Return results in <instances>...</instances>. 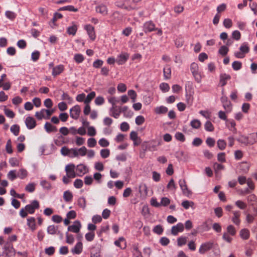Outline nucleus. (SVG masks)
Wrapping results in <instances>:
<instances>
[{
	"mask_svg": "<svg viewBox=\"0 0 257 257\" xmlns=\"http://www.w3.org/2000/svg\"><path fill=\"white\" fill-rule=\"evenodd\" d=\"M40 207L39 202L37 200H34L30 204L27 205L25 208L20 210V215L23 218L26 217L28 214L34 213L35 210Z\"/></svg>",
	"mask_w": 257,
	"mask_h": 257,
	"instance_id": "1",
	"label": "nucleus"
},
{
	"mask_svg": "<svg viewBox=\"0 0 257 257\" xmlns=\"http://www.w3.org/2000/svg\"><path fill=\"white\" fill-rule=\"evenodd\" d=\"M76 167L73 164H69L65 166V171L66 175L63 176L62 178L63 182L65 184H69L71 180L70 179L75 178L77 175L76 172H75Z\"/></svg>",
	"mask_w": 257,
	"mask_h": 257,
	"instance_id": "2",
	"label": "nucleus"
},
{
	"mask_svg": "<svg viewBox=\"0 0 257 257\" xmlns=\"http://www.w3.org/2000/svg\"><path fill=\"white\" fill-rule=\"evenodd\" d=\"M239 141L246 146L253 145L257 142V133H251L247 136H241Z\"/></svg>",
	"mask_w": 257,
	"mask_h": 257,
	"instance_id": "3",
	"label": "nucleus"
},
{
	"mask_svg": "<svg viewBox=\"0 0 257 257\" xmlns=\"http://www.w3.org/2000/svg\"><path fill=\"white\" fill-rule=\"evenodd\" d=\"M236 231L235 227L232 225H229L226 228V232L223 233L222 238L224 240L228 243H230L232 240V238L230 235L234 236L236 234Z\"/></svg>",
	"mask_w": 257,
	"mask_h": 257,
	"instance_id": "4",
	"label": "nucleus"
},
{
	"mask_svg": "<svg viewBox=\"0 0 257 257\" xmlns=\"http://www.w3.org/2000/svg\"><path fill=\"white\" fill-rule=\"evenodd\" d=\"M179 184L182 190L183 195L189 197L192 194L191 191L188 188L186 182L184 179H180L179 181Z\"/></svg>",
	"mask_w": 257,
	"mask_h": 257,
	"instance_id": "5",
	"label": "nucleus"
},
{
	"mask_svg": "<svg viewBox=\"0 0 257 257\" xmlns=\"http://www.w3.org/2000/svg\"><path fill=\"white\" fill-rule=\"evenodd\" d=\"M81 112L80 106L76 105L70 109V115L74 119H77Z\"/></svg>",
	"mask_w": 257,
	"mask_h": 257,
	"instance_id": "6",
	"label": "nucleus"
},
{
	"mask_svg": "<svg viewBox=\"0 0 257 257\" xmlns=\"http://www.w3.org/2000/svg\"><path fill=\"white\" fill-rule=\"evenodd\" d=\"M6 255L8 257H14L15 255V250L13 245L7 242L4 247Z\"/></svg>",
	"mask_w": 257,
	"mask_h": 257,
	"instance_id": "7",
	"label": "nucleus"
},
{
	"mask_svg": "<svg viewBox=\"0 0 257 257\" xmlns=\"http://www.w3.org/2000/svg\"><path fill=\"white\" fill-rule=\"evenodd\" d=\"M75 168L78 176H82L89 171L87 166L82 164L78 165Z\"/></svg>",
	"mask_w": 257,
	"mask_h": 257,
	"instance_id": "8",
	"label": "nucleus"
},
{
	"mask_svg": "<svg viewBox=\"0 0 257 257\" xmlns=\"http://www.w3.org/2000/svg\"><path fill=\"white\" fill-rule=\"evenodd\" d=\"M95 11L97 13L100 14L103 16H105L108 14V10L106 5L101 4L96 6Z\"/></svg>",
	"mask_w": 257,
	"mask_h": 257,
	"instance_id": "9",
	"label": "nucleus"
},
{
	"mask_svg": "<svg viewBox=\"0 0 257 257\" xmlns=\"http://www.w3.org/2000/svg\"><path fill=\"white\" fill-rule=\"evenodd\" d=\"M213 246V243L211 242H206L202 243L199 249V252L201 254H204L210 250Z\"/></svg>",
	"mask_w": 257,
	"mask_h": 257,
	"instance_id": "10",
	"label": "nucleus"
},
{
	"mask_svg": "<svg viewBox=\"0 0 257 257\" xmlns=\"http://www.w3.org/2000/svg\"><path fill=\"white\" fill-rule=\"evenodd\" d=\"M84 29L87 31L90 39L94 41L96 38V35L94 31V28L91 25L88 24L84 26Z\"/></svg>",
	"mask_w": 257,
	"mask_h": 257,
	"instance_id": "11",
	"label": "nucleus"
},
{
	"mask_svg": "<svg viewBox=\"0 0 257 257\" xmlns=\"http://www.w3.org/2000/svg\"><path fill=\"white\" fill-rule=\"evenodd\" d=\"M128 58V54L127 53H121L117 56L116 59V62L118 65H123L127 61Z\"/></svg>",
	"mask_w": 257,
	"mask_h": 257,
	"instance_id": "12",
	"label": "nucleus"
},
{
	"mask_svg": "<svg viewBox=\"0 0 257 257\" xmlns=\"http://www.w3.org/2000/svg\"><path fill=\"white\" fill-rule=\"evenodd\" d=\"M184 229V225L182 223H178L176 225L172 226L171 233L173 235H177L179 232H182Z\"/></svg>",
	"mask_w": 257,
	"mask_h": 257,
	"instance_id": "13",
	"label": "nucleus"
},
{
	"mask_svg": "<svg viewBox=\"0 0 257 257\" xmlns=\"http://www.w3.org/2000/svg\"><path fill=\"white\" fill-rule=\"evenodd\" d=\"M144 31L145 33L151 32L155 30V25L152 21H148L144 24Z\"/></svg>",
	"mask_w": 257,
	"mask_h": 257,
	"instance_id": "14",
	"label": "nucleus"
},
{
	"mask_svg": "<svg viewBox=\"0 0 257 257\" xmlns=\"http://www.w3.org/2000/svg\"><path fill=\"white\" fill-rule=\"evenodd\" d=\"M81 227V225L80 221L76 220L74 222L73 225L68 227V230L74 233H78L79 232Z\"/></svg>",
	"mask_w": 257,
	"mask_h": 257,
	"instance_id": "15",
	"label": "nucleus"
},
{
	"mask_svg": "<svg viewBox=\"0 0 257 257\" xmlns=\"http://www.w3.org/2000/svg\"><path fill=\"white\" fill-rule=\"evenodd\" d=\"M233 216L231 218L232 222L235 225H239L241 220L240 219V212L239 211H233L232 212Z\"/></svg>",
	"mask_w": 257,
	"mask_h": 257,
	"instance_id": "16",
	"label": "nucleus"
},
{
	"mask_svg": "<svg viewBox=\"0 0 257 257\" xmlns=\"http://www.w3.org/2000/svg\"><path fill=\"white\" fill-rule=\"evenodd\" d=\"M121 107H118L117 106H112L110 109L111 115L115 118H118L120 113Z\"/></svg>",
	"mask_w": 257,
	"mask_h": 257,
	"instance_id": "17",
	"label": "nucleus"
},
{
	"mask_svg": "<svg viewBox=\"0 0 257 257\" xmlns=\"http://www.w3.org/2000/svg\"><path fill=\"white\" fill-rule=\"evenodd\" d=\"M25 123L29 129H33L36 125V121L34 118L31 116H28L26 118Z\"/></svg>",
	"mask_w": 257,
	"mask_h": 257,
	"instance_id": "18",
	"label": "nucleus"
},
{
	"mask_svg": "<svg viewBox=\"0 0 257 257\" xmlns=\"http://www.w3.org/2000/svg\"><path fill=\"white\" fill-rule=\"evenodd\" d=\"M47 110L46 109H42L40 111H37L35 113V116L38 120H41L43 118L47 119Z\"/></svg>",
	"mask_w": 257,
	"mask_h": 257,
	"instance_id": "19",
	"label": "nucleus"
},
{
	"mask_svg": "<svg viewBox=\"0 0 257 257\" xmlns=\"http://www.w3.org/2000/svg\"><path fill=\"white\" fill-rule=\"evenodd\" d=\"M130 138L134 142L135 146H138L141 143V140L138 137V134L136 132H132L130 134Z\"/></svg>",
	"mask_w": 257,
	"mask_h": 257,
	"instance_id": "20",
	"label": "nucleus"
},
{
	"mask_svg": "<svg viewBox=\"0 0 257 257\" xmlns=\"http://www.w3.org/2000/svg\"><path fill=\"white\" fill-rule=\"evenodd\" d=\"M27 225L32 231L36 229V219L34 217H29L27 220Z\"/></svg>",
	"mask_w": 257,
	"mask_h": 257,
	"instance_id": "21",
	"label": "nucleus"
},
{
	"mask_svg": "<svg viewBox=\"0 0 257 257\" xmlns=\"http://www.w3.org/2000/svg\"><path fill=\"white\" fill-rule=\"evenodd\" d=\"M195 81L200 83L202 81V79L204 77V75L199 70L194 71L191 72Z\"/></svg>",
	"mask_w": 257,
	"mask_h": 257,
	"instance_id": "22",
	"label": "nucleus"
},
{
	"mask_svg": "<svg viewBox=\"0 0 257 257\" xmlns=\"http://www.w3.org/2000/svg\"><path fill=\"white\" fill-rule=\"evenodd\" d=\"M195 81L200 83L202 81V79L204 77V75L199 70L194 71L191 72Z\"/></svg>",
	"mask_w": 257,
	"mask_h": 257,
	"instance_id": "23",
	"label": "nucleus"
},
{
	"mask_svg": "<svg viewBox=\"0 0 257 257\" xmlns=\"http://www.w3.org/2000/svg\"><path fill=\"white\" fill-rule=\"evenodd\" d=\"M64 70V67L63 65H59L53 67L52 74L53 76H56L60 74Z\"/></svg>",
	"mask_w": 257,
	"mask_h": 257,
	"instance_id": "24",
	"label": "nucleus"
},
{
	"mask_svg": "<svg viewBox=\"0 0 257 257\" xmlns=\"http://www.w3.org/2000/svg\"><path fill=\"white\" fill-rule=\"evenodd\" d=\"M231 78L229 75L226 73L221 74L220 75V84L223 86L227 83V81Z\"/></svg>",
	"mask_w": 257,
	"mask_h": 257,
	"instance_id": "25",
	"label": "nucleus"
},
{
	"mask_svg": "<svg viewBox=\"0 0 257 257\" xmlns=\"http://www.w3.org/2000/svg\"><path fill=\"white\" fill-rule=\"evenodd\" d=\"M121 112L123 113V115L125 117H131L133 115V112L128 109V107L126 106L121 107Z\"/></svg>",
	"mask_w": 257,
	"mask_h": 257,
	"instance_id": "26",
	"label": "nucleus"
},
{
	"mask_svg": "<svg viewBox=\"0 0 257 257\" xmlns=\"http://www.w3.org/2000/svg\"><path fill=\"white\" fill-rule=\"evenodd\" d=\"M250 166V165L249 163L246 162H243L239 164V169L241 172L246 173L248 171Z\"/></svg>",
	"mask_w": 257,
	"mask_h": 257,
	"instance_id": "27",
	"label": "nucleus"
},
{
	"mask_svg": "<svg viewBox=\"0 0 257 257\" xmlns=\"http://www.w3.org/2000/svg\"><path fill=\"white\" fill-rule=\"evenodd\" d=\"M239 235L242 239L247 240L249 238L250 232L247 229H242L239 231Z\"/></svg>",
	"mask_w": 257,
	"mask_h": 257,
	"instance_id": "28",
	"label": "nucleus"
},
{
	"mask_svg": "<svg viewBox=\"0 0 257 257\" xmlns=\"http://www.w3.org/2000/svg\"><path fill=\"white\" fill-rule=\"evenodd\" d=\"M114 244L121 249H124L126 247L125 239L123 237H119L118 240H115Z\"/></svg>",
	"mask_w": 257,
	"mask_h": 257,
	"instance_id": "29",
	"label": "nucleus"
},
{
	"mask_svg": "<svg viewBox=\"0 0 257 257\" xmlns=\"http://www.w3.org/2000/svg\"><path fill=\"white\" fill-rule=\"evenodd\" d=\"M82 243L81 242H78L75 245L74 247L72 249V251L74 253L77 254H80L82 251Z\"/></svg>",
	"mask_w": 257,
	"mask_h": 257,
	"instance_id": "30",
	"label": "nucleus"
},
{
	"mask_svg": "<svg viewBox=\"0 0 257 257\" xmlns=\"http://www.w3.org/2000/svg\"><path fill=\"white\" fill-rule=\"evenodd\" d=\"M63 198L66 202H71L73 199L72 193L69 190L65 191L63 193Z\"/></svg>",
	"mask_w": 257,
	"mask_h": 257,
	"instance_id": "31",
	"label": "nucleus"
},
{
	"mask_svg": "<svg viewBox=\"0 0 257 257\" xmlns=\"http://www.w3.org/2000/svg\"><path fill=\"white\" fill-rule=\"evenodd\" d=\"M154 111L156 114H165L168 111V108L164 106H160L155 108Z\"/></svg>",
	"mask_w": 257,
	"mask_h": 257,
	"instance_id": "32",
	"label": "nucleus"
},
{
	"mask_svg": "<svg viewBox=\"0 0 257 257\" xmlns=\"http://www.w3.org/2000/svg\"><path fill=\"white\" fill-rule=\"evenodd\" d=\"M45 128L47 133L56 132L57 131V129L56 126L48 122L45 124Z\"/></svg>",
	"mask_w": 257,
	"mask_h": 257,
	"instance_id": "33",
	"label": "nucleus"
},
{
	"mask_svg": "<svg viewBox=\"0 0 257 257\" xmlns=\"http://www.w3.org/2000/svg\"><path fill=\"white\" fill-rule=\"evenodd\" d=\"M115 5L118 7L125 9L128 11H131V10H135V9H137V8L135 6H133V5H130L129 6H126L124 5V4H120L118 2H116Z\"/></svg>",
	"mask_w": 257,
	"mask_h": 257,
	"instance_id": "34",
	"label": "nucleus"
},
{
	"mask_svg": "<svg viewBox=\"0 0 257 257\" xmlns=\"http://www.w3.org/2000/svg\"><path fill=\"white\" fill-rule=\"evenodd\" d=\"M164 76L165 79H168L171 77V70L170 67L166 66L163 70Z\"/></svg>",
	"mask_w": 257,
	"mask_h": 257,
	"instance_id": "35",
	"label": "nucleus"
},
{
	"mask_svg": "<svg viewBox=\"0 0 257 257\" xmlns=\"http://www.w3.org/2000/svg\"><path fill=\"white\" fill-rule=\"evenodd\" d=\"M139 192L142 195L146 196L148 194V188L145 184H141L139 186Z\"/></svg>",
	"mask_w": 257,
	"mask_h": 257,
	"instance_id": "36",
	"label": "nucleus"
},
{
	"mask_svg": "<svg viewBox=\"0 0 257 257\" xmlns=\"http://www.w3.org/2000/svg\"><path fill=\"white\" fill-rule=\"evenodd\" d=\"M77 30V26L74 24L67 28V33L69 35H75Z\"/></svg>",
	"mask_w": 257,
	"mask_h": 257,
	"instance_id": "37",
	"label": "nucleus"
},
{
	"mask_svg": "<svg viewBox=\"0 0 257 257\" xmlns=\"http://www.w3.org/2000/svg\"><path fill=\"white\" fill-rule=\"evenodd\" d=\"M59 11H68L70 12H77L78 10L77 8H75L74 6L70 5L61 7L59 9Z\"/></svg>",
	"mask_w": 257,
	"mask_h": 257,
	"instance_id": "38",
	"label": "nucleus"
},
{
	"mask_svg": "<svg viewBox=\"0 0 257 257\" xmlns=\"http://www.w3.org/2000/svg\"><path fill=\"white\" fill-rule=\"evenodd\" d=\"M96 93L94 91H92L89 93L85 97L84 103H88L95 97Z\"/></svg>",
	"mask_w": 257,
	"mask_h": 257,
	"instance_id": "39",
	"label": "nucleus"
},
{
	"mask_svg": "<svg viewBox=\"0 0 257 257\" xmlns=\"http://www.w3.org/2000/svg\"><path fill=\"white\" fill-rule=\"evenodd\" d=\"M18 177L21 178V179H24L28 175V172L25 169H20L18 174Z\"/></svg>",
	"mask_w": 257,
	"mask_h": 257,
	"instance_id": "40",
	"label": "nucleus"
},
{
	"mask_svg": "<svg viewBox=\"0 0 257 257\" xmlns=\"http://www.w3.org/2000/svg\"><path fill=\"white\" fill-rule=\"evenodd\" d=\"M194 203L191 201L185 200L182 202V206L186 209H188L190 207H193Z\"/></svg>",
	"mask_w": 257,
	"mask_h": 257,
	"instance_id": "41",
	"label": "nucleus"
},
{
	"mask_svg": "<svg viewBox=\"0 0 257 257\" xmlns=\"http://www.w3.org/2000/svg\"><path fill=\"white\" fill-rule=\"evenodd\" d=\"M247 200L251 205H253L257 202V197L253 194H250L247 197Z\"/></svg>",
	"mask_w": 257,
	"mask_h": 257,
	"instance_id": "42",
	"label": "nucleus"
},
{
	"mask_svg": "<svg viewBox=\"0 0 257 257\" xmlns=\"http://www.w3.org/2000/svg\"><path fill=\"white\" fill-rule=\"evenodd\" d=\"M187 241V237L186 236H181L177 239V244L179 246L185 245Z\"/></svg>",
	"mask_w": 257,
	"mask_h": 257,
	"instance_id": "43",
	"label": "nucleus"
},
{
	"mask_svg": "<svg viewBox=\"0 0 257 257\" xmlns=\"http://www.w3.org/2000/svg\"><path fill=\"white\" fill-rule=\"evenodd\" d=\"M5 15L8 19L12 21L14 20L17 16L15 13L10 11H7L5 13Z\"/></svg>",
	"mask_w": 257,
	"mask_h": 257,
	"instance_id": "44",
	"label": "nucleus"
},
{
	"mask_svg": "<svg viewBox=\"0 0 257 257\" xmlns=\"http://www.w3.org/2000/svg\"><path fill=\"white\" fill-rule=\"evenodd\" d=\"M204 127L205 130L208 132H213L214 129L213 125L209 120H208L205 122Z\"/></svg>",
	"mask_w": 257,
	"mask_h": 257,
	"instance_id": "45",
	"label": "nucleus"
},
{
	"mask_svg": "<svg viewBox=\"0 0 257 257\" xmlns=\"http://www.w3.org/2000/svg\"><path fill=\"white\" fill-rule=\"evenodd\" d=\"M36 188V184L34 183H31L26 185L25 190L28 192H33Z\"/></svg>",
	"mask_w": 257,
	"mask_h": 257,
	"instance_id": "46",
	"label": "nucleus"
},
{
	"mask_svg": "<svg viewBox=\"0 0 257 257\" xmlns=\"http://www.w3.org/2000/svg\"><path fill=\"white\" fill-rule=\"evenodd\" d=\"M217 147L220 150H223L225 149L226 143L223 140L219 139L217 142Z\"/></svg>",
	"mask_w": 257,
	"mask_h": 257,
	"instance_id": "47",
	"label": "nucleus"
},
{
	"mask_svg": "<svg viewBox=\"0 0 257 257\" xmlns=\"http://www.w3.org/2000/svg\"><path fill=\"white\" fill-rule=\"evenodd\" d=\"M11 131L15 136H18L20 132V126L17 124H14L11 127Z\"/></svg>",
	"mask_w": 257,
	"mask_h": 257,
	"instance_id": "48",
	"label": "nucleus"
},
{
	"mask_svg": "<svg viewBox=\"0 0 257 257\" xmlns=\"http://www.w3.org/2000/svg\"><path fill=\"white\" fill-rule=\"evenodd\" d=\"M167 188L170 190L175 191L176 189V185L175 183L174 180L172 179L170 180L167 184Z\"/></svg>",
	"mask_w": 257,
	"mask_h": 257,
	"instance_id": "49",
	"label": "nucleus"
},
{
	"mask_svg": "<svg viewBox=\"0 0 257 257\" xmlns=\"http://www.w3.org/2000/svg\"><path fill=\"white\" fill-rule=\"evenodd\" d=\"M191 126L194 128H199L201 126V122L198 119H193L190 122Z\"/></svg>",
	"mask_w": 257,
	"mask_h": 257,
	"instance_id": "50",
	"label": "nucleus"
},
{
	"mask_svg": "<svg viewBox=\"0 0 257 257\" xmlns=\"http://www.w3.org/2000/svg\"><path fill=\"white\" fill-rule=\"evenodd\" d=\"M239 50L243 53H247L249 51L247 43H243L240 47Z\"/></svg>",
	"mask_w": 257,
	"mask_h": 257,
	"instance_id": "51",
	"label": "nucleus"
},
{
	"mask_svg": "<svg viewBox=\"0 0 257 257\" xmlns=\"http://www.w3.org/2000/svg\"><path fill=\"white\" fill-rule=\"evenodd\" d=\"M235 205L240 209H245L247 207V204L241 200H237L235 202Z\"/></svg>",
	"mask_w": 257,
	"mask_h": 257,
	"instance_id": "52",
	"label": "nucleus"
},
{
	"mask_svg": "<svg viewBox=\"0 0 257 257\" xmlns=\"http://www.w3.org/2000/svg\"><path fill=\"white\" fill-rule=\"evenodd\" d=\"M105 99L103 97L101 96H98L96 97L94 102L96 105H101L104 104Z\"/></svg>",
	"mask_w": 257,
	"mask_h": 257,
	"instance_id": "53",
	"label": "nucleus"
},
{
	"mask_svg": "<svg viewBox=\"0 0 257 257\" xmlns=\"http://www.w3.org/2000/svg\"><path fill=\"white\" fill-rule=\"evenodd\" d=\"M74 59L77 63H80L84 60V56L80 54H76L74 55Z\"/></svg>",
	"mask_w": 257,
	"mask_h": 257,
	"instance_id": "54",
	"label": "nucleus"
},
{
	"mask_svg": "<svg viewBox=\"0 0 257 257\" xmlns=\"http://www.w3.org/2000/svg\"><path fill=\"white\" fill-rule=\"evenodd\" d=\"M77 153L78 154V156H84L87 153V149L85 147H82L79 149H77Z\"/></svg>",
	"mask_w": 257,
	"mask_h": 257,
	"instance_id": "55",
	"label": "nucleus"
},
{
	"mask_svg": "<svg viewBox=\"0 0 257 257\" xmlns=\"http://www.w3.org/2000/svg\"><path fill=\"white\" fill-rule=\"evenodd\" d=\"M153 231L159 234H161L163 232V228L162 225H157L155 226L153 228Z\"/></svg>",
	"mask_w": 257,
	"mask_h": 257,
	"instance_id": "56",
	"label": "nucleus"
},
{
	"mask_svg": "<svg viewBox=\"0 0 257 257\" xmlns=\"http://www.w3.org/2000/svg\"><path fill=\"white\" fill-rule=\"evenodd\" d=\"M16 170H11L8 174V178L13 181L18 177V175L16 174Z\"/></svg>",
	"mask_w": 257,
	"mask_h": 257,
	"instance_id": "57",
	"label": "nucleus"
},
{
	"mask_svg": "<svg viewBox=\"0 0 257 257\" xmlns=\"http://www.w3.org/2000/svg\"><path fill=\"white\" fill-rule=\"evenodd\" d=\"M127 94L128 96L131 97V98L132 99V102H135L137 96V94L135 91H134V90H130L128 91Z\"/></svg>",
	"mask_w": 257,
	"mask_h": 257,
	"instance_id": "58",
	"label": "nucleus"
},
{
	"mask_svg": "<svg viewBox=\"0 0 257 257\" xmlns=\"http://www.w3.org/2000/svg\"><path fill=\"white\" fill-rule=\"evenodd\" d=\"M175 137L176 140L181 142H184L185 141V137L184 135L180 132H177L175 135Z\"/></svg>",
	"mask_w": 257,
	"mask_h": 257,
	"instance_id": "59",
	"label": "nucleus"
},
{
	"mask_svg": "<svg viewBox=\"0 0 257 257\" xmlns=\"http://www.w3.org/2000/svg\"><path fill=\"white\" fill-rule=\"evenodd\" d=\"M160 206H167L170 203V200L166 197H162L161 200Z\"/></svg>",
	"mask_w": 257,
	"mask_h": 257,
	"instance_id": "60",
	"label": "nucleus"
},
{
	"mask_svg": "<svg viewBox=\"0 0 257 257\" xmlns=\"http://www.w3.org/2000/svg\"><path fill=\"white\" fill-rule=\"evenodd\" d=\"M40 184L45 189L50 190L51 188V184L45 180H42Z\"/></svg>",
	"mask_w": 257,
	"mask_h": 257,
	"instance_id": "61",
	"label": "nucleus"
},
{
	"mask_svg": "<svg viewBox=\"0 0 257 257\" xmlns=\"http://www.w3.org/2000/svg\"><path fill=\"white\" fill-rule=\"evenodd\" d=\"M9 163L12 167H17L19 166V161L16 158H12L9 160Z\"/></svg>",
	"mask_w": 257,
	"mask_h": 257,
	"instance_id": "62",
	"label": "nucleus"
},
{
	"mask_svg": "<svg viewBox=\"0 0 257 257\" xmlns=\"http://www.w3.org/2000/svg\"><path fill=\"white\" fill-rule=\"evenodd\" d=\"M228 51L229 49L226 46H222L220 48L218 52L220 55L225 56L227 54Z\"/></svg>",
	"mask_w": 257,
	"mask_h": 257,
	"instance_id": "63",
	"label": "nucleus"
},
{
	"mask_svg": "<svg viewBox=\"0 0 257 257\" xmlns=\"http://www.w3.org/2000/svg\"><path fill=\"white\" fill-rule=\"evenodd\" d=\"M160 88L161 90L164 92H168L170 89V86L169 84L166 83H161L160 85Z\"/></svg>",
	"mask_w": 257,
	"mask_h": 257,
	"instance_id": "64",
	"label": "nucleus"
}]
</instances>
